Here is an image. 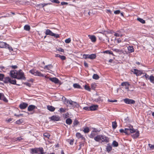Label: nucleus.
Here are the masks:
<instances>
[{
  "mask_svg": "<svg viewBox=\"0 0 154 154\" xmlns=\"http://www.w3.org/2000/svg\"><path fill=\"white\" fill-rule=\"evenodd\" d=\"M73 140H70V144H71V145L73 144Z\"/></svg>",
  "mask_w": 154,
  "mask_h": 154,
  "instance_id": "63",
  "label": "nucleus"
},
{
  "mask_svg": "<svg viewBox=\"0 0 154 154\" xmlns=\"http://www.w3.org/2000/svg\"><path fill=\"white\" fill-rule=\"evenodd\" d=\"M124 101L126 103L128 104H134L135 103V101L134 100L128 98L124 99Z\"/></svg>",
  "mask_w": 154,
  "mask_h": 154,
  "instance_id": "9",
  "label": "nucleus"
},
{
  "mask_svg": "<svg viewBox=\"0 0 154 154\" xmlns=\"http://www.w3.org/2000/svg\"><path fill=\"white\" fill-rule=\"evenodd\" d=\"M31 153L32 154L34 153H38V152H43L44 150L42 148H35L34 149H30Z\"/></svg>",
  "mask_w": 154,
  "mask_h": 154,
  "instance_id": "5",
  "label": "nucleus"
},
{
  "mask_svg": "<svg viewBox=\"0 0 154 154\" xmlns=\"http://www.w3.org/2000/svg\"><path fill=\"white\" fill-rule=\"evenodd\" d=\"M71 41V40L70 38H69L65 40V42L66 43H69Z\"/></svg>",
  "mask_w": 154,
  "mask_h": 154,
  "instance_id": "43",
  "label": "nucleus"
},
{
  "mask_svg": "<svg viewBox=\"0 0 154 154\" xmlns=\"http://www.w3.org/2000/svg\"><path fill=\"white\" fill-rule=\"evenodd\" d=\"M149 79L150 82L154 83V77L152 75H151L149 77Z\"/></svg>",
  "mask_w": 154,
  "mask_h": 154,
  "instance_id": "36",
  "label": "nucleus"
},
{
  "mask_svg": "<svg viewBox=\"0 0 154 154\" xmlns=\"http://www.w3.org/2000/svg\"><path fill=\"white\" fill-rule=\"evenodd\" d=\"M36 107L33 105H29L28 108V110L29 111H32L33 109H35Z\"/></svg>",
  "mask_w": 154,
  "mask_h": 154,
  "instance_id": "18",
  "label": "nucleus"
},
{
  "mask_svg": "<svg viewBox=\"0 0 154 154\" xmlns=\"http://www.w3.org/2000/svg\"><path fill=\"white\" fill-rule=\"evenodd\" d=\"M4 76L3 74H0V81H2L3 79Z\"/></svg>",
  "mask_w": 154,
  "mask_h": 154,
  "instance_id": "48",
  "label": "nucleus"
},
{
  "mask_svg": "<svg viewBox=\"0 0 154 154\" xmlns=\"http://www.w3.org/2000/svg\"><path fill=\"white\" fill-rule=\"evenodd\" d=\"M45 77L47 78H49L50 80L55 83H57L59 82V80L56 78L54 77L49 78V77H47L46 76H45Z\"/></svg>",
  "mask_w": 154,
  "mask_h": 154,
  "instance_id": "12",
  "label": "nucleus"
},
{
  "mask_svg": "<svg viewBox=\"0 0 154 154\" xmlns=\"http://www.w3.org/2000/svg\"><path fill=\"white\" fill-rule=\"evenodd\" d=\"M112 144L114 147H117L118 146V143L116 141H113Z\"/></svg>",
  "mask_w": 154,
  "mask_h": 154,
  "instance_id": "38",
  "label": "nucleus"
},
{
  "mask_svg": "<svg viewBox=\"0 0 154 154\" xmlns=\"http://www.w3.org/2000/svg\"><path fill=\"white\" fill-rule=\"evenodd\" d=\"M60 58L62 60H65L66 59V57L64 56L61 55Z\"/></svg>",
  "mask_w": 154,
  "mask_h": 154,
  "instance_id": "54",
  "label": "nucleus"
},
{
  "mask_svg": "<svg viewBox=\"0 0 154 154\" xmlns=\"http://www.w3.org/2000/svg\"><path fill=\"white\" fill-rule=\"evenodd\" d=\"M83 109L85 110L89 111L90 110V107H85L83 108Z\"/></svg>",
  "mask_w": 154,
  "mask_h": 154,
  "instance_id": "53",
  "label": "nucleus"
},
{
  "mask_svg": "<svg viewBox=\"0 0 154 154\" xmlns=\"http://www.w3.org/2000/svg\"><path fill=\"white\" fill-rule=\"evenodd\" d=\"M45 34L47 35H50L52 36H54L56 38L59 37V35L57 34H55L53 33L49 29H47L45 32Z\"/></svg>",
  "mask_w": 154,
  "mask_h": 154,
  "instance_id": "8",
  "label": "nucleus"
},
{
  "mask_svg": "<svg viewBox=\"0 0 154 154\" xmlns=\"http://www.w3.org/2000/svg\"><path fill=\"white\" fill-rule=\"evenodd\" d=\"M114 35L115 36H122V35L119 33H115L114 34Z\"/></svg>",
  "mask_w": 154,
  "mask_h": 154,
  "instance_id": "42",
  "label": "nucleus"
},
{
  "mask_svg": "<svg viewBox=\"0 0 154 154\" xmlns=\"http://www.w3.org/2000/svg\"><path fill=\"white\" fill-rule=\"evenodd\" d=\"M43 136L45 138L49 139L50 136V135L47 133H45L44 134Z\"/></svg>",
  "mask_w": 154,
  "mask_h": 154,
  "instance_id": "30",
  "label": "nucleus"
},
{
  "mask_svg": "<svg viewBox=\"0 0 154 154\" xmlns=\"http://www.w3.org/2000/svg\"><path fill=\"white\" fill-rule=\"evenodd\" d=\"M84 88L85 89L89 91H90V88L89 86L86 85L85 86Z\"/></svg>",
  "mask_w": 154,
  "mask_h": 154,
  "instance_id": "40",
  "label": "nucleus"
},
{
  "mask_svg": "<svg viewBox=\"0 0 154 154\" xmlns=\"http://www.w3.org/2000/svg\"><path fill=\"white\" fill-rule=\"evenodd\" d=\"M47 108L48 110L51 112L54 111L55 109V108L54 107L51 106H47Z\"/></svg>",
  "mask_w": 154,
  "mask_h": 154,
  "instance_id": "22",
  "label": "nucleus"
},
{
  "mask_svg": "<svg viewBox=\"0 0 154 154\" xmlns=\"http://www.w3.org/2000/svg\"><path fill=\"white\" fill-rule=\"evenodd\" d=\"M12 118H10V119H9L8 120H7V122H10L11 121H12Z\"/></svg>",
  "mask_w": 154,
  "mask_h": 154,
  "instance_id": "64",
  "label": "nucleus"
},
{
  "mask_svg": "<svg viewBox=\"0 0 154 154\" xmlns=\"http://www.w3.org/2000/svg\"><path fill=\"white\" fill-rule=\"evenodd\" d=\"M108 101L109 102H115L117 101V100H110L109 99L108 100Z\"/></svg>",
  "mask_w": 154,
  "mask_h": 154,
  "instance_id": "55",
  "label": "nucleus"
},
{
  "mask_svg": "<svg viewBox=\"0 0 154 154\" xmlns=\"http://www.w3.org/2000/svg\"><path fill=\"white\" fill-rule=\"evenodd\" d=\"M94 140L96 141H99L101 140L100 135H98L94 137Z\"/></svg>",
  "mask_w": 154,
  "mask_h": 154,
  "instance_id": "25",
  "label": "nucleus"
},
{
  "mask_svg": "<svg viewBox=\"0 0 154 154\" xmlns=\"http://www.w3.org/2000/svg\"><path fill=\"white\" fill-rule=\"evenodd\" d=\"M137 20L142 24H144L145 23V20L143 19L138 18L137 19Z\"/></svg>",
  "mask_w": 154,
  "mask_h": 154,
  "instance_id": "26",
  "label": "nucleus"
},
{
  "mask_svg": "<svg viewBox=\"0 0 154 154\" xmlns=\"http://www.w3.org/2000/svg\"><path fill=\"white\" fill-rule=\"evenodd\" d=\"M18 72L16 70L11 71L10 72L11 76L14 78L17 79Z\"/></svg>",
  "mask_w": 154,
  "mask_h": 154,
  "instance_id": "10",
  "label": "nucleus"
},
{
  "mask_svg": "<svg viewBox=\"0 0 154 154\" xmlns=\"http://www.w3.org/2000/svg\"><path fill=\"white\" fill-rule=\"evenodd\" d=\"M84 65L85 67H88V65L87 63H86V62H84Z\"/></svg>",
  "mask_w": 154,
  "mask_h": 154,
  "instance_id": "61",
  "label": "nucleus"
},
{
  "mask_svg": "<svg viewBox=\"0 0 154 154\" xmlns=\"http://www.w3.org/2000/svg\"><path fill=\"white\" fill-rule=\"evenodd\" d=\"M73 86L75 88H81V86L78 84L75 83L73 84Z\"/></svg>",
  "mask_w": 154,
  "mask_h": 154,
  "instance_id": "28",
  "label": "nucleus"
},
{
  "mask_svg": "<svg viewBox=\"0 0 154 154\" xmlns=\"http://www.w3.org/2000/svg\"><path fill=\"white\" fill-rule=\"evenodd\" d=\"M98 107L97 105H94L90 107V111H94L97 109Z\"/></svg>",
  "mask_w": 154,
  "mask_h": 154,
  "instance_id": "17",
  "label": "nucleus"
},
{
  "mask_svg": "<svg viewBox=\"0 0 154 154\" xmlns=\"http://www.w3.org/2000/svg\"><path fill=\"white\" fill-rule=\"evenodd\" d=\"M139 135V132L138 131H137L135 134H133L132 136L133 138H136L138 137Z\"/></svg>",
  "mask_w": 154,
  "mask_h": 154,
  "instance_id": "27",
  "label": "nucleus"
},
{
  "mask_svg": "<svg viewBox=\"0 0 154 154\" xmlns=\"http://www.w3.org/2000/svg\"><path fill=\"white\" fill-rule=\"evenodd\" d=\"M23 122L22 119H20L16 121V123L17 124H20L22 123Z\"/></svg>",
  "mask_w": 154,
  "mask_h": 154,
  "instance_id": "45",
  "label": "nucleus"
},
{
  "mask_svg": "<svg viewBox=\"0 0 154 154\" xmlns=\"http://www.w3.org/2000/svg\"><path fill=\"white\" fill-rule=\"evenodd\" d=\"M128 49L130 53H132L134 51V48L132 46H129L128 47Z\"/></svg>",
  "mask_w": 154,
  "mask_h": 154,
  "instance_id": "24",
  "label": "nucleus"
},
{
  "mask_svg": "<svg viewBox=\"0 0 154 154\" xmlns=\"http://www.w3.org/2000/svg\"><path fill=\"white\" fill-rule=\"evenodd\" d=\"M79 124V122L76 120V119H75L74 120L73 122V125L74 126H77V125H78Z\"/></svg>",
  "mask_w": 154,
  "mask_h": 154,
  "instance_id": "35",
  "label": "nucleus"
},
{
  "mask_svg": "<svg viewBox=\"0 0 154 154\" xmlns=\"http://www.w3.org/2000/svg\"><path fill=\"white\" fill-rule=\"evenodd\" d=\"M76 135V137L79 139L81 138L82 140L85 139L83 136L79 133H77Z\"/></svg>",
  "mask_w": 154,
  "mask_h": 154,
  "instance_id": "21",
  "label": "nucleus"
},
{
  "mask_svg": "<svg viewBox=\"0 0 154 154\" xmlns=\"http://www.w3.org/2000/svg\"><path fill=\"white\" fill-rule=\"evenodd\" d=\"M134 74H135L137 76L140 75L142 73V71L136 69H134L132 71Z\"/></svg>",
  "mask_w": 154,
  "mask_h": 154,
  "instance_id": "11",
  "label": "nucleus"
},
{
  "mask_svg": "<svg viewBox=\"0 0 154 154\" xmlns=\"http://www.w3.org/2000/svg\"><path fill=\"white\" fill-rule=\"evenodd\" d=\"M112 127L113 129H115L117 127V123L116 122H112Z\"/></svg>",
  "mask_w": 154,
  "mask_h": 154,
  "instance_id": "31",
  "label": "nucleus"
},
{
  "mask_svg": "<svg viewBox=\"0 0 154 154\" xmlns=\"http://www.w3.org/2000/svg\"><path fill=\"white\" fill-rule=\"evenodd\" d=\"M89 129L88 128L86 127L83 130L84 132L85 133H88L89 131Z\"/></svg>",
  "mask_w": 154,
  "mask_h": 154,
  "instance_id": "37",
  "label": "nucleus"
},
{
  "mask_svg": "<svg viewBox=\"0 0 154 154\" xmlns=\"http://www.w3.org/2000/svg\"><path fill=\"white\" fill-rule=\"evenodd\" d=\"M66 123L69 125H70L72 122V120L70 118H67L66 121Z\"/></svg>",
  "mask_w": 154,
  "mask_h": 154,
  "instance_id": "23",
  "label": "nucleus"
},
{
  "mask_svg": "<svg viewBox=\"0 0 154 154\" xmlns=\"http://www.w3.org/2000/svg\"><path fill=\"white\" fill-rule=\"evenodd\" d=\"M6 45L7 46H6L5 48H8L10 51H13V49L12 48V47H10L7 44V45Z\"/></svg>",
  "mask_w": 154,
  "mask_h": 154,
  "instance_id": "41",
  "label": "nucleus"
},
{
  "mask_svg": "<svg viewBox=\"0 0 154 154\" xmlns=\"http://www.w3.org/2000/svg\"><path fill=\"white\" fill-rule=\"evenodd\" d=\"M23 138H22L21 137H19L14 138V141H20L21 140H23Z\"/></svg>",
  "mask_w": 154,
  "mask_h": 154,
  "instance_id": "32",
  "label": "nucleus"
},
{
  "mask_svg": "<svg viewBox=\"0 0 154 154\" xmlns=\"http://www.w3.org/2000/svg\"><path fill=\"white\" fill-rule=\"evenodd\" d=\"M47 4H40L39 5V6H42V7H43L45 5H47Z\"/></svg>",
  "mask_w": 154,
  "mask_h": 154,
  "instance_id": "58",
  "label": "nucleus"
},
{
  "mask_svg": "<svg viewBox=\"0 0 154 154\" xmlns=\"http://www.w3.org/2000/svg\"><path fill=\"white\" fill-rule=\"evenodd\" d=\"M96 55L95 54H85L83 55V57L85 59L89 58L91 59H95L96 57Z\"/></svg>",
  "mask_w": 154,
  "mask_h": 154,
  "instance_id": "7",
  "label": "nucleus"
},
{
  "mask_svg": "<svg viewBox=\"0 0 154 154\" xmlns=\"http://www.w3.org/2000/svg\"><path fill=\"white\" fill-rule=\"evenodd\" d=\"M88 36L92 42L94 43L96 42V37L94 35H88Z\"/></svg>",
  "mask_w": 154,
  "mask_h": 154,
  "instance_id": "14",
  "label": "nucleus"
},
{
  "mask_svg": "<svg viewBox=\"0 0 154 154\" xmlns=\"http://www.w3.org/2000/svg\"><path fill=\"white\" fill-rule=\"evenodd\" d=\"M28 104L25 103H23L19 105V107L21 109H24L28 106Z\"/></svg>",
  "mask_w": 154,
  "mask_h": 154,
  "instance_id": "15",
  "label": "nucleus"
},
{
  "mask_svg": "<svg viewBox=\"0 0 154 154\" xmlns=\"http://www.w3.org/2000/svg\"><path fill=\"white\" fill-rule=\"evenodd\" d=\"M120 13V10H119L115 11H114V13L116 14H119Z\"/></svg>",
  "mask_w": 154,
  "mask_h": 154,
  "instance_id": "51",
  "label": "nucleus"
},
{
  "mask_svg": "<svg viewBox=\"0 0 154 154\" xmlns=\"http://www.w3.org/2000/svg\"><path fill=\"white\" fill-rule=\"evenodd\" d=\"M58 50L60 51H61L62 52H64V50L62 48H59V49H58Z\"/></svg>",
  "mask_w": 154,
  "mask_h": 154,
  "instance_id": "60",
  "label": "nucleus"
},
{
  "mask_svg": "<svg viewBox=\"0 0 154 154\" xmlns=\"http://www.w3.org/2000/svg\"><path fill=\"white\" fill-rule=\"evenodd\" d=\"M60 118L57 116H53L51 118V119L54 121H58L59 120Z\"/></svg>",
  "mask_w": 154,
  "mask_h": 154,
  "instance_id": "19",
  "label": "nucleus"
},
{
  "mask_svg": "<svg viewBox=\"0 0 154 154\" xmlns=\"http://www.w3.org/2000/svg\"><path fill=\"white\" fill-rule=\"evenodd\" d=\"M60 112H65V109L62 108H60Z\"/></svg>",
  "mask_w": 154,
  "mask_h": 154,
  "instance_id": "50",
  "label": "nucleus"
},
{
  "mask_svg": "<svg viewBox=\"0 0 154 154\" xmlns=\"http://www.w3.org/2000/svg\"><path fill=\"white\" fill-rule=\"evenodd\" d=\"M0 100H3L6 102L8 101V100L5 97L4 94L2 93H0Z\"/></svg>",
  "mask_w": 154,
  "mask_h": 154,
  "instance_id": "16",
  "label": "nucleus"
},
{
  "mask_svg": "<svg viewBox=\"0 0 154 154\" xmlns=\"http://www.w3.org/2000/svg\"><path fill=\"white\" fill-rule=\"evenodd\" d=\"M61 4L62 5H67L68 4V3L67 2H62L61 3Z\"/></svg>",
  "mask_w": 154,
  "mask_h": 154,
  "instance_id": "59",
  "label": "nucleus"
},
{
  "mask_svg": "<svg viewBox=\"0 0 154 154\" xmlns=\"http://www.w3.org/2000/svg\"><path fill=\"white\" fill-rule=\"evenodd\" d=\"M94 101H95L97 102L99 101L102 102L103 101V100L101 99L100 97H98V98L95 99Z\"/></svg>",
  "mask_w": 154,
  "mask_h": 154,
  "instance_id": "34",
  "label": "nucleus"
},
{
  "mask_svg": "<svg viewBox=\"0 0 154 154\" xmlns=\"http://www.w3.org/2000/svg\"><path fill=\"white\" fill-rule=\"evenodd\" d=\"M99 78V77L98 75L97 74H94L93 76V78L95 80H97Z\"/></svg>",
  "mask_w": 154,
  "mask_h": 154,
  "instance_id": "33",
  "label": "nucleus"
},
{
  "mask_svg": "<svg viewBox=\"0 0 154 154\" xmlns=\"http://www.w3.org/2000/svg\"><path fill=\"white\" fill-rule=\"evenodd\" d=\"M101 33H103V34H106L109 33H112V32L111 31H106V32L105 31H104V32H101Z\"/></svg>",
  "mask_w": 154,
  "mask_h": 154,
  "instance_id": "52",
  "label": "nucleus"
},
{
  "mask_svg": "<svg viewBox=\"0 0 154 154\" xmlns=\"http://www.w3.org/2000/svg\"><path fill=\"white\" fill-rule=\"evenodd\" d=\"M4 82L5 83H8L9 82L14 85H20V84H16V81L15 80H12L9 77H6L4 79Z\"/></svg>",
  "mask_w": 154,
  "mask_h": 154,
  "instance_id": "2",
  "label": "nucleus"
},
{
  "mask_svg": "<svg viewBox=\"0 0 154 154\" xmlns=\"http://www.w3.org/2000/svg\"><path fill=\"white\" fill-rule=\"evenodd\" d=\"M12 67L13 69H16L17 68V66L16 65L12 66Z\"/></svg>",
  "mask_w": 154,
  "mask_h": 154,
  "instance_id": "62",
  "label": "nucleus"
},
{
  "mask_svg": "<svg viewBox=\"0 0 154 154\" xmlns=\"http://www.w3.org/2000/svg\"><path fill=\"white\" fill-rule=\"evenodd\" d=\"M148 145L151 150L154 149V145H152L150 144H149Z\"/></svg>",
  "mask_w": 154,
  "mask_h": 154,
  "instance_id": "44",
  "label": "nucleus"
},
{
  "mask_svg": "<svg viewBox=\"0 0 154 154\" xmlns=\"http://www.w3.org/2000/svg\"><path fill=\"white\" fill-rule=\"evenodd\" d=\"M50 1L54 3H59L60 2L58 0H50Z\"/></svg>",
  "mask_w": 154,
  "mask_h": 154,
  "instance_id": "47",
  "label": "nucleus"
},
{
  "mask_svg": "<svg viewBox=\"0 0 154 154\" xmlns=\"http://www.w3.org/2000/svg\"><path fill=\"white\" fill-rule=\"evenodd\" d=\"M100 135L101 140L102 142H108L109 141V139L108 137H106L105 135Z\"/></svg>",
  "mask_w": 154,
  "mask_h": 154,
  "instance_id": "13",
  "label": "nucleus"
},
{
  "mask_svg": "<svg viewBox=\"0 0 154 154\" xmlns=\"http://www.w3.org/2000/svg\"><path fill=\"white\" fill-rule=\"evenodd\" d=\"M52 68V66L51 65H49L47 66H45L44 68L48 70H50V69Z\"/></svg>",
  "mask_w": 154,
  "mask_h": 154,
  "instance_id": "29",
  "label": "nucleus"
},
{
  "mask_svg": "<svg viewBox=\"0 0 154 154\" xmlns=\"http://www.w3.org/2000/svg\"><path fill=\"white\" fill-rule=\"evenodd\" d=\"M112 149V148L110 146H108L106 148L107 151L108 152L110 151Z\"/></svg>",
  "mask_w": 154,
  "mask_h": 154,
  "instance_id": "46",
  "label": "nucleus"
},
{
  "mask_svg": "<svg viewBox=\"0 0 154 154\" xmlns=\"http://www.w3.org/2000/svg\"><path fill=\"white\" fill-rule=\"evenodd\" d=\"M67 105L68 106L69 104L70 105V106L71 107H77L78 106V104L76 102L73 101L71 100H66Z\"/></svg>",
  "mask_w": 154,
  "mask_h": 154,
  "instance_id": "4",
  "label": "nucleus"
},
{
  "mask_svg": "<svg viewBox=\"0 0 154 154\" xmlns=\"http://www.w3.org/2000/svg\"><path fill=\"white\" fill-rule=\"evenodd\" d=\"M25 77L24 76V73L21 70H20L17 73V79H25Z\"/></svg>",
  "mask_w": 154,
  "mask_h": 154,
  "instance_id": "6",
  "label": "nucleus"
},
{
  "mask_svg": "<svg viewBox=\"0 0 154 154\" xmlns=\"http://www.w3.org/2000/svg\"><path fill=\"white\" fill-rule=\"evenodd\" d=\"M129 84L128 82H123L121 84V85L122 86H126L127 85H129Z\"/></svg>",
  "mask_w": 154,
  "mask_h": 154,
  "instance_id": "39",
  "label": "nucleus"
},
{
  "mask_svg": "<svg viewBox=\"0 0 154 154\" xmlns=\"http://www.w3.org/2000/svg\"><path fill=\"white\" fill-rule=\"evenodd\" d=\"M7 44H6L5 42H0V48H5L7 45Z\"/></svg>",
  "mask_w": 154,
  "mask_h": 154,
  "instance_id": "20",
  "label": "nucleus"
},
{
  "mask_svg": "<svg viewBox=\"0 0 154 154\" xmlns=\"http://www.w3.org/2000/svg\"><path fill=\"white\" fill-rule=\"evenodd\" d=\"M24 84L26 85L27 86L29 87H30L31 86V84L30 83L28 82H25L24 83Z\"/></svg>",
  "mask_w": 154,
  "mask_h": 154,
  "instance_id": "56",
  "label": "nucleus"
},
{
  "mask_svg": "<svg viewBox=\"0 0 154 154\" xmlns=\"http://www.w3.org/2000/svg\"><path fill=\"white\" fill-rule=\"evenodd\" d=\"M30 26L28 25H25L24 27V29H30Z\"/></svg>",
  "mask_w": 154,
  "mask_h": 154,
  "instance_id": "49",
  "label": "nucleus"
},
{
  "mask_svg": "<svg viewBox=\"0 0 154 154\" xmlns=\"http://www.w3.org/2000/svg\"><path fill=\"white\" fill-rule=\"evenodd\" d=\"M119 131L121 133H124L126 134H129L131 133H134L136 131L135 129H134L133 126H130L128 127L127 128H125V129H121L119 130Z\"/></svg>",
  "mask_w": 154,
  "mask_h": 154,
  "instance_id": "1",
  "label": "nucleus"
},
{
  "mask_svg": "<svg viewBox=\"0 0 154 154\" xmlns=\"http://www.w3.org/2000/svg\"><path fill=\"white\" fill-rule=\"evenodd\" d=\"M106 12L107 13H109L110 14H112V11L110 10L109 9H107L106 10Z\"/></svg>",
  "mask_w": 154,
  "mask_h": 154,
  "instance_id": "57",
  "label": "nucleus"
},
{
  "mask_svg": "<svg viewBox=\"0 0 154 154\" xmlns=\"http://www.w3.org/2000/svg\"><path fill=\"white\" fill-rule=\"evenodd\" d=\"M29 72L35 76L43 77L44 75L41 73L40 72L38 71L35 70H30Z\"/></svg>",
  "mask_w": 154,
  "mask_h": 154,
  "instance_id": "3",
  "label": "nucleus"
}]
</instances>
